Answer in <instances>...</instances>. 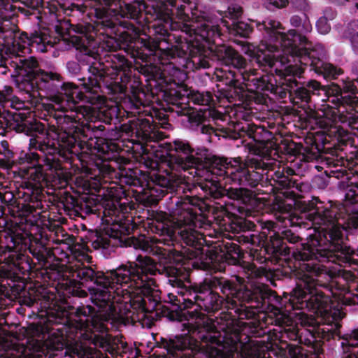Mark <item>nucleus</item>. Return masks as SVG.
<instances>
[{
	"label": "nucleus",
	"mask_w": 358,
	"mask_h": 358,
	"mask_svg": "<svg viewBox=\"0 0 358 358\" xmlns=\"http://www.w3.org/2000/svg\"><path fill=\"white\" fill-rule=\"evenodd\" d=\"M50 100L53 102H55V103L58 104V105H61L60 106V109L62 110H64L65 109V107L63 106L62 103H63V98L61 97L60 96H58V95H55V96H52L50 99Z\"/></svg>",
	"instance_id": "27"
},
{
	"label": "nucleus",
	"mask_w": 358,
	"mask_h": 358,
	"mask_svg": "<svg viewBox=\"0 0 358 358\" xmlns=\"http://www.w3.org/2000/svg\"><path fill=\"white\" fill-rule=\"evenodd\" d=\"M12 88L9 86H5L3 90L0 91V103L7 101L12 94Z\"/></svg>",
	"instance_id": "23"
},
{
	"label": "nucleus",
	"mask_w": 358,
	"mask_h": 358,
	"mask_svg": "<svg viewBox=\"0 0 358 358\" xmlns=\"http://www.w3.org/2000/svg\"><path fill=\"white\" fill-rule=\"evenodd\" d=\"M315 339L317 337L326 338L329 337V332L334 331L333 327H321L320 324L332 325L335 323L337 328V321L345 316L339 305L336 306L331 301L329 296L319 292L315 288Z\"/></svg>",
	"instance_id": "3"
},
{
	"label": "nucleus",
	"mask_w": 358,
	"mask_h": 358,
	"mask_svg": "<svg viewBox=\"0 0 358 358\" xmlns=\"http://www.w3.org/2000/svg\"><path fill=\"white\" fill-rule=\"evenodd\" d=\"M352 338L350 339V341L349 343V345H352V346H355L357 345V343H354V341H358V329L355 330L352 333V335H351Z\"/></svg>",
	"instance_id": "29"
},
{
	"label": "nucleus",
	"mask_w": 358,
	"mask_h": 358,
	"mask_svg": "<svg viewBox=\"0 0 358 358\" xmlns=\"http://www.w3.org/2000/svg\"><path fill=\"white\" fill-rule=\"evenodd\" d=\"M190 99L195 103L199 105H207L211 100L210 94H202L200 92H192L191 94Z\"/></svg>",
	"instance_id": "16"
},
{
	"label": "nucleus",
	"mask_w": 358,
	"mask_h": 358,
	"mask_svg": "<svg viewBox=\"0 0 358 358\" xmlns=\"http://www.w3.org/2000/svg\"><path fill=\"white\" fill-rule=\"evenodd\" d=\"M317 50L320 51V55L324 57L325 55L324 48L321 45L317 44L315 45V51Z\"/></svg>",
	"instance_id": "32"
},
{
	"label": "nucleus",
	"mask_w": 358,
	"mask_h": 358,
	"mask_svg": "<svg viewBox=\"0 0 358 358\" xmlns=\"http://www.w3.org/2000/svg\"><path fill=\"white\" fill-rule=\"evenodd\" d=\"M225 191L229 199L241 201L243 203H250L254 197L252 192L248 189L229 188Z\"/></svg>",
	"instance_id": "10"
},
{
	"label": "nucleus",
	"mask_w": 358,
	"mask_h": 358,
	"mask_svg": "<svg viewBox=\"0 0 358 358\" xmlns=\"http://www.w3.org/2000/svg\"><path fill=\"white\" fill-rule=\"evenodd\" d=\"M187 160L189 166H193L196 164V159L193 156L187 157Z\"/></svg>",
	"instance_id": "33"
},
{
	"label": "nucleus",
	"mask_w": 358,
	"mask_h": 358,
	"mask_svg": "<svg viewBox=\"0 0 358 358\" xmlns=\"http://www.w3.org/2000/svg\"><path fill=\"white\" fill-rule=\"evenodd\" d=\"M275 37L276 38V42L281 44L282 49L279 50L275 44H262L259 48L262 55L257 56L259 62H261L262 57L265 64L271 67L277 61H279L282 64H285L289 62V56L301 55L300 50L292 43L288 36L276 31Z\"/></svg>",
	"instance_id": "5"
},
{
	"label": "nucleus",
	"mask_w": 358,
	"mask_h": 358,
	"mask_svg": "<svg viewBox=\"0 0 358 358\" xmlns=\"http://www.w3.org/2000/svg\"><path fill=\"white\" fill-rule=\"evenodd\" d=\"M166 4L171 6H176V0H166Z\"/></svg>",
	"instance_id": "37"
},
{
	"label": "nucleus",
	"mask_w": 358,
	"mask_h": 358,
	"mask_svg": "<svg viewBox=\"0 0 358 358\" xmlns=\"http://www.w3.org/2000/svg\"><path fill=\"white\" fill-rule=\"evenodd\" d=\"M183 10H184V6H180V7L178 8V17L182 19V20H185V16L183 15Z\"/></svg>",
	"instance_id": "34"
},
{
	"label": "nucleus",
	"mask_w": 358,
	"mask_h": 358,
	"mask_svg": "<svg viewBox=\"0 0 358 358\" xmlns=\"http://www.w3.org/2000/svg\"><path fill=\"white\" fill-rule=\"evenodd\" d=\"M178 264H177L176 266H173L172 265H167L166 266V273L169 276L176 277L178 278L180 276V275L182 273V268L180 266H178Z\"/></svg>",
	"instance_id": "21"
},
{
	"label": "nucleus",
	"mask_w": 358,
	"mask_h": 358,
	"mask_svg": "<svg viewBox=\"0 0 358 358\" xmlns=\"http://www.w3.org/2000/svg\"><path fill=\"white\" fill-rule=\"evenodd\" d=\"M36 44V48L41 52L46 51V45H52V42L45 32L36 33L31 38L27 34H22L15 41L13 46L18 55L30 52V45Z\"/></svg>",
	"instance_id": "7"
},
{
	"label": "nucleus",
	"mask_w": 358,
	"mask_h": 358,
	"mask_svg": "<svg viewBox=\"0 0 358 358\" xmlns=\"http://www.w3.org/2000/svg\"><path fill=\"white\" fill-rule=\"evenodd\" d=\"M24 64L27 67L33 69L34 81L37 85L38 90L45 88L47 83L50 80H59V76L56 73L46 72L41 69L34 70L38 66V62L34 58L31 57L24 60Z\"/></svg>",
	"instance_id": "8"
},
{
	"label": "nucleus",
	"mask_w": 358,
	"mask_h": 358,
	"mask_svg": "<svg viewBox=\"0 0 358 358\" xmlns=\"http://www.w3.org/2000/svg\"><path fill=\"white\" fill-rule=\"evenodd\" d=\"M279 25V23L275 21L270 20L268 22H264V26L266 29H276Z\"/></svg>",
	"instance_id": "28"
},
{
	"label": "nucleus",
	"mask_w": 358,
	"mask_h": 358,
	"mask_svg": "<svg viewBox=\"0 0 358 358\" xmlns=\"http://www.w3.org/2000/svg\"><path fill=\"white\" fill-rule=\"evenodd\" d=\"M157 271L154 261L148 257H139L134 265L121 267L96 278V286L90 289L93 303L103 310L91 318L97 331L106 330L104 322L109 320L124 322L135 320L133 310L143 313L144 297L155 288L154 280L148 274Z\"/></svg>",
	"instance_id": "1"
},
{
	"label": "nucleus",
	"mask_w": 358,
	"mask_h": 358,
	"mask_svg": "<svg viewBox=\"0 0 358 358\" xmlns=\"http://www.w3.org/2000/svg\"><path fill=\"white\" fill-rule=\"evenodd\" d=\"M210 339L213 341L207 348L210 358H235L236 355L238 356V350L239 348H241V357L259 358L265 350L264 346L256 341H250L243 345L236 341H232L230 344L228 343L221 344L220 341L215 342L213 337H210Z\"/></svg>",
	"instance_id": "4"
},
{
	"label": "nucleus",
	"mask_w": 358,
	"mask_h": 358,
	"mask_svg": "<svg viewBox=\"0 0 358 358\" xmlns=\"http://www.w3.org/2000/svg\"><path fill=\"white\" fill-rule=\"evenodd\" d=\"M139 247L144 251L148 252H159L163 255H166L165 250H162V248L157 245L161 243V240L155 237L142 238L138 240Z\"/></svg>",
	"instance_id": "11"
},
{
	"label": "nucleus",
	"mask_w": 358,
	"mask_h": 358,
	"mask_svg": "<svg viewBox=\"0 0 358 358\" xmlns=\"http://www.w3.org/2000/svg\"><path fill=\"white\" fill-rule=\"evenodd\" d=\"M194 215L185 211L176 220L166 221L163 229L167 236L172 239L176 231L187 245L194 246L201 240L202 236L193 229Z\"/></svg>",
	"instance_id": "6"
},
{
	"label": "nucleus",
	"mask_w": 358,
	"mask_h": 358,
	"mask_svg": "<svg viewBox=\"0 0 358 358\" xmlns=\"http://www.w3.org/2000/svg\"><path fill=\"white\" fill-rule=\"evenodd\" d=\"M187 342L186 338H176V340H173L169 344V348H173L177 350H182L187 348Z\"/></svg>",
	"instance_id": "18"
},
{
	"label": "nucleus",
	"mask_w": 358,
	"mask_h": 358,
	"mask_svg": "<svg viewBox=\"0 0 358 358\" xmlns=\"http://www.w3.org/2000/svg\"><path fill=\"white\" fill-rule=\"evenodd\" d=\"M301 270L303 272L301 278L304 282V288L311 292L313 287V271L312 270V265L304 263L301 266Z\"/></svg>",
	"instance_id": "14"
},
{
	"label": "nucleus",
	"mask_w": 358,
	"mask_h": 358,
	"mask_svg": "<svg viewBox=\"0 0 358 358\" xmlns=\"http://www.w3.org/2000/svg\"><path fill=\"white\" fill-rule=\"evenodd\" d=\"M343 90L346 92L355 93L357 91V87L353 81H345L344 83Z\"/></svg>",
	"instance_id": "24"
},
{
	"label": "nucleus",
	"mask_w": 358,
	"mask_h": 358,
	"mask_svg": "<svg viewBox=\"0 0 358 358\" xmlns=\"http://www.w3.org/2000/svg\"><path fill=\"white\" fill-rule=\"evenodd\" d=\"M191 27L203 39L210 40L215 38L216 36H220V32L216 27H210V26L206 24H202L201 27L194 25H191Z\"/></svg>",
	"instance_id": "13"
},
{
	"label": "nucleus",
	"mask_w": 358,
	"mask_h": 358,
	"mask_svg": "<svg viewBox=\"0 0 358 358\" xmlns=\"http://www.w3.org/2000/svg\"><path fill=\"white\" fill-rule=\"evenodd\" d=\"M345 206H333L323 203L315 197V241H322L321 234L329 241V246L323 252L315 250V258L327 257L329 261L346 262L354 253L353 250L342 241V229L345 231L358 228V212L344 215Z\"/></svg>",
	"instance_id": "2"
},
{
	"label": "nucleus",
	"mask_w": 358,
	"mask_h": 358,
	"mask_svg": "<svg viewBox=\"0 0 358 358\" xmlns=\"http://www.w3.org/2000/svg\"><path fill=\"white\" fill-rule=\"evenodd\" d=\"M227 54L231 57L232 64L237 68H243L245 66V59L232 49H226Z\"/></svg>",
	"instance_id": "17"
},
{
	"label": "nucleus",
	"mask_w": 358,
	"mask_h": 358,
	"mask_svg": "<svg viewBox=\"0 0 358 358\" xmlns=\"http://www.w3.org/2000/svg\"><path fill=\"white\" fill-rule=\"evenodd\" d=\"M174 150L176 152H182L185 154H189L192 152V150L189 145V144L182 142L181 141H175L173 142Z\"/></svg>",
	"instance_id": "19"
},
{
	"label": "nucleus",
	"mask_w": 358,
	"mask_h": 358,
	"mask_svg": "<svg viewBox=\"0 0 358 358\" xmlns=\"http://www.w3.org/2000/svg\"><path fill=\"white\" fill-rule=\"evenodd\" d=\"M100 1H103L106 5L109 6L112 0H100Z\"/></svg>",
	"instance_id": "38"
},
{
	"label": "nucleus",
	"mask_w": 358,
	"mask_h": 358,
	"mask_svg": "<svg viewBox=\"0 0 358 358\" xmlns=\"http://www.w3.org/2000/svg\"><path fill=\"white\" fill-rule=\"evenodd\" d=\"M220 162L221 164H223L226 163V160L225 159H220Z\"/></svg>",
	"instance_id": "40"
},
{
	"label": "nucleus",
	"mask_w": 358,
	"mask_h": 358,
	"mask_svg": "<svg viewBox=\"0 0 358 358\" xmlns=\"http://www.w3.org/2000/svg\"><path fill=\"white\" fill-rule=\"evenodd\" d=\"M46 345L52 350H59L63 348L64 344L62 342L61 339H58L55 343H53L52 344H51L47 343Z\"/></svg>",
	"instance_id": "26"
},
{
	"label": "nucleus",
	"mask_w": 358,
	"mask_h": 358,
	"mask_svg": "<svg viewBox=\"0 0 358 358\" xmlns=\"http://www.w3.org/2000/svg\"><path fill=\"white\" fill-rule=\"evenodd\" d=\"M168 258H169V261L166 262H164V264H166L168 263H169L170 264H172V261L173 262H178L180 260V256L178 253H176V252H169L168 253Z\"/></svg>",
	"instance_id": "25"
},
{
	"label": "nucleus",
	"mask_w": 358,
	"mask_h": 358,
	"mask_svg": "<svg viewBox=\"0 0 358 358\" xmlns=\"http://www.w3.org/2000/svg\"><path fill=\"white\" fill-rule=\"evenodd\" d=\"M317 86H318V83L316 81H315V85H314L315 90H316L317 88Z\"/></svg>",
	"instance_id": "41"
},
{
	"label": "nucleus",
	"mask_w": 358,
	"mask_h": 358,
	"mask_svg": "<svg viewBox=\"0 0 358 358\" xmlns=\"http://www.w3.org/2000/svg\"><path fill=\"white\" fill-rule=\"evenodd\" d=\"M64 94L68 103L76 104L83 99V93L72 83H67L64 86Z\"/></svg>",
	"instance_id": "12"
},
{
	"label": "nucleus",
	"mask_w": 358,
	"mask_h": 358,
	"mask_svg": "<svg viewBox=\"0 0 358 358\" xmlns=\"http://www.w3.org/2000/svg\"><path fill=\"white\" fill-rule=\"evenodd\" d=\"M244 25H245V24H244L243 23L240 22V23H238V24H237V27H238L241 28V27H242L243 26H244Z\"/></svg>",
	"instance_id": "39"
},
{
	"label": "nucleus",
	"mask_w": 358,
	"mask_h": 358,
	"mask_svg": "<svg viewBox=\"0 0 358 358\" xmlns=\"http://www.w3.org/2000/svg\"><path fill=\"white\" fill-rule=\"evenodd\" d=\"M271 3L277 7H284L287 4V0H272Z\"/></svg>",
	"instance_id": "30"
},
{
	"label": "nucleus",
	"mask_w": 358,
	"mask_h": 358,
	"mask_svg": "<svg viewBox=\"0 0 358 358\" xmlns=\"http://www.w3.org/2000/svg\"><path fill=\"white\" fill-rule=\"evenodd\" d=\"M92 87H90L87 84H84L85 88L87 92H92L93 93L96 92L95 88L97 87L96 84H92Z\"/></svg>",
	"instance_id": "31"
},
{
	"label": "nucleus",
	"mask_w": 358,
	"mask_h": 358,
	"mask_svg": "<svg viewBox=\"0 0 358 358\" xmlns=\"http://www.w3.org/2000/svg\"><path fill=\"white\" fill-rule=\"evenodd\" d=\"M11 10L12 5L9 0H0V32L5 31V28L2 26V21L8 20L10 16Z\"/></svg>",
	"instance_id": "15"
},
{
	"label": "nucleus",
	"mask_w": 358,
	"mask_h": 358,
	"mask_svg": "<svg viewBox=\"0 0 358 358\" xmlns=\"http://www.w3.org/2000/svg\"><path fill=\"white\" fill-rule=\"evenodd\" d=\"M313 255V252L310 245L303 247V250L299 252L300 258L303 261H308L311 259Z\"/></svg>",
	"instance_id": "22"
},
{
	"label": "nucleus",
	"mask_w": 358,
	"mask_h": 358,
	"mask_svg": "<svg viewBox=\"0 0 358 358\" xmlns=\"http://www.w3.org/2000/svg\"><path fill=\"white\" fill-rule=\"evenodd\" d=\"M315 73L323 75L325 78L336 79L343 73V70L331 64L322 62L319 58L317 62L315 61Z\"/></svg>",
	"instance_id": "9"
},
{
	"label": "nucleus",
	"mask_w": 358,
	"mask_h": 358,
	"mask_svg": "<svg viewBox=\"0 0 358 358\" xmlns=\"http://www.w3.org/2000/svg\"><path fill=\"white\" fill-rule=\"evenodd\" d=\"M171 12L169 10H167L166 13V17H164V21L165 22L168 23L169 21L171 20Z\"/></svg>",
	"instance_id": "35"
},
{
	"label": "nucleus",
	"mask_w": 358,
	"mask_h": 358,
	"mask_svg": "<svg viewBox=\"0 0 358 358\" xmlns=\"http://www.w3.org/2000/svg\"><path fill=\"white\" fill-rule=\"evenodd\" d=\"M315 343H316V341H315ZM320 345L318 346L317 344L315 343V350H314L315 355H320L322 352V350L320 349Z\"/></svg>",
	"instance_id": "36"
},
{
	"label": "nucleus",
	"mask_w": 358,
	"mask_h": 358,
	"mask_svg": "<svg viewBox=\"0 0 358 358\" xmlns=\"http://www.w3.org/2000/svg\"><path fill=\"white\" fill-rule=\"evenodd\" d=\"M318 31L322 34H327L330 30V26L325 17L320 18L317 23Z\"/></svg>",
	"instance_id": "20"
}]
</instances>
